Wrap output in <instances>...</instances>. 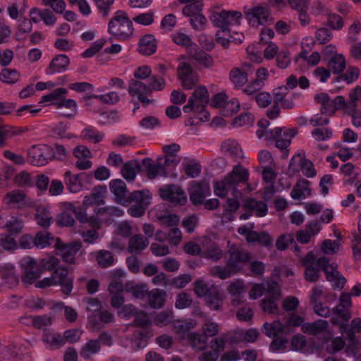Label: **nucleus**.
<instances>
[{"mask_svg":"<svg viewBox=\"0 0 361 361\" xmlns=\"http://www.w3.org/2000/svg\"><path fill=\"white\" fill-rule=\"evenodd\" d=\"M251 65L243 63L241 67H233L228 73L230 82L235 88L243 87L248 81V71Z\"/></svg>","mask_w":361,"mask_h":361,"instance_id":"nucleus-17","label":"nucleus"},{"mask_svg":"<svg viewBox=\"0 0 361 361\" xmlns=\"http://www.w3.org/2000/svg\"><path fill=\"white\" fill-rule=\"evenodd\" d=\"M54 240V236L50 233L38 232L35 237V246L43 249L51 245Z\"/></svg>","mask_w":361,"mask_h":361,"instance_id":"nucleus-52","label":"nucleus"},{"mask_svg":"<svg viewBox=\"0 0 361 361\" xmlns=\"http://www.w3.org/2000/svg\"><path fill=\"white\" fill-rule=\"evenodd\" d=\"M259 336L257 330L250 329L247 331L240 330L235 333V338L247 342H255Z\"/></svg>","mask_w":361,"mask_h":361,"instance_id":"nucleus-60","label":"nucleus"},{"mask_svg":"<svg viewBox=\"0 0 361 361\" xmlns=\"http://www.w3.org/2000/svg\"><path fill=\"white\" fill-rule=\"evenodd\" d=\"M226 255H228L226 262L228 263L237 273L242 269L243 264L250 262L251 259V255L249 252L235 245H233L229 247Z\"/></svg>","mask_w":361,"mask_h":361,"instance_id":"nucleus-11","label":"nucleus"},{"mask_svg":"<svg viewBox=\"0 0 361 361\" xmlns=\"http://www.w3.org/2000/svg\"><path fill=\"white\" fill-rule=\"evenodd\" d=\"M161 197L173 203L183 204L186 196L183 189L177 185H167L159 189Z\"/></svg>","mask_w":361,"mask_h":361,"instance_id":"nucleus-15","label":"nucleus"},{"mask_svg":"<svg viewBox=\"0 0 361 361\" xmlns=\"http://www.w3.org/2000/svg\"><path fill=\"white\" fill-rule=\"evenodd\" d=\"M243 208L246 211L255 213L257 216H264L267 214V205L263 201H258L254 198H247L243 201Z\"/></svg>","mask_w":361,"mask_h":361,"instance_id":"nucleus-24","label":"nucleus"},{"mask_svg":"<svg viewBox=\"0 0 361 361\" xmlns=\"http://www.w3.org/2000/svg\"><path fill=\"white\" fill-rule=\"evenodd\" d=\"M54 159L52 147L49 145H33L28 150L27 161L32 165L41 166Z\"/></svg>","mask_w":361,"mask_h":361,"instance_id":"nucleus-7","label":"nucleus"},{"mask_svg":"<svg viewBox=\"0 0 361 361\" xmlns=\"http://www.w3.org/2000/svg\"><path fill=\"white\" fill-rule=\"evenodd\" d=\"M221 147L224 153L235 158L242 157V150L238 143L232 139H227L223 142Z\"/></svg>","mask_w":361,"mask_h":361,"instance_id":"nucleus-45","label":"nucleus"},{"mask_svg":"<svg viewBox=\"0 0 361 361\" xmlns=\"http://www.w3.org/2000/svg\"><path fill=\"white\" fill-rule=\"evenodd\" d=\"M84 176H85V173L73 174L68 171L64 173V182L70 192H77L82 189L81 179Z\"/></svg>","mask_w":361,"mask_h":361,"instance_id":"nucleus-30","label":"nucleus"},{"mask_svg":"<svg viewBox=\"0 0 361 361\" xmlns=\"http://www.w3.org/2000/svg\"><path fill=\"white\" fill-rule=\"evenodd\" d=\"M52 216L49 211L44 207H38L36 211L35 220L42 227H48L51 224Z\"/></svg>","mask_w":361,"mask_h":361,"instance_id":"nucleus-51","label":"nucleus"},{"mask_svg":"<svg viewBox=\"0 0 361 361\" xmlns=\"http://www.w3.org/2000/svg\"><path fill=\"white\" fill-rule=\"evenodd\" d=\"M297 160L299 162L302 173L305 176L312 178L316 175V170L312 162L302 157L300 153H298L290 159L289 166L293 167Z\"/></svg>","mask_w":361,"mask_h":361,"instance_id":"nucleus-28","label":"nucleus"},{"mask_svg":"<svg viewBox=\"0 0 361 361\" xmlns=\"http://www.w3.org/2000/svg\"><path fill=\"white\" fill-rule=\"evenodd\" d=\"M166 293L164 290L154 289L149 293V305L153 308H161L165 302Z\"/></svg>","mask_w":361,"mask_h":361,"instance_id":"nucleus-43","label":"nucleus"},{"mask_svg":"<svg viewBox=\"0 0 361 361\" xmlns=\"http://www.w3.org/2000/svg\"><path fill=\"white\" fill-rule=\"evenodd\" d=\"M248 243H257L265 247H271L273 245V238L267 232L250 233L248 235Z\"/></svg>","mask_w":361,"mask_h":361,"instance_id":"nucleus-40","label":"nucleus"},{"mask_svg":"<svg viewBox=\"0 0 361 361\" xmlns=\"http://www.w3.org/2000/svg\"><path fill=\"white\" fill-rule=\"evenodd\" d=\"M31 14L38 15L47 25H52L56 20L54 13L49 9L40 11L37 8H33L31 9Z\"/></svg>","mask_w":361,"mask_h":361,"instance_id":"nucleus-56","label":"nucleus"},{"mask_svg":"<svg viewBox=\"0 0 361 361\" xmlns=\"http://www.w3.org/2000/svg\"><path fill=\"white\" fill-rule=\"evenodd\" d=\"M316 265L324 272L326 280L333 283L334 288L342 289L346 282L345 277L338 271L336 262L329 263L328 257H322L316 261Z\"/></svg>","mask_w":361,"mask_h":361,"instance_id":"nucleus-5","label":"nucleus"},{"mask_svg":"<svg viewBox=\"0 0 361 361\" xmlns=\"http://www.w3.org/2000/svg\"><path fill=\"white\" fill-rule=\"evenodd\" d=\"M100 349L99 341L90 340L82 346L80 355L82 358L87 360L92 355L97 353Z\"/></svg>","mask_w":361,"mask_h":361,"instance_id":"nucleus-50","label":"nucleus"},{"mask_svg":"<svg viewBox=\"0 0 361 361\" xmlns=\"http://www.w3.org/2000/svg\"><path fill=\"white\" fill-rule=\"evenodd\" d=\"M351 247L353 250V257L355 260L361 259V236L360 235L353 234L351 240Z\"/></svg>","mask_w":361,"mask_h":361,"instance_id":"nucleus-64","label":"nucleus"},{"mask_svg":"<svg viewBox=\"0 0 361 361\" xmlns=\"http://www.w3.org/2000/svg\"><path fill=\"white\" fill-rule=\"evenodd\" d=\"M54 285H59L65 295H69L73 288V279L68 276L67 268H59L53 271L50 277L44 278L35 283L39 288H44Z\"/></svg>","mask_w":361,"mask_h":361,"instance_id":"nucleus-3","label":"nucleus"},{"mask_svg":"<svg viewBox=\"0 0 361 361\" xmlns=\"http://www.w3.org/2000/svg\"><path fill=\"white\" fill-rule=\"evenodd\" d=\"M55 247L57 255L61 256L65 262L71 264L75 263V255L80 250L82 245L80 241L65 244L57 238Z\"/></svg>","mask_w":361,"mask_h":361,"instance_id":"nucleus-13","label":"nucleus"},{"mask_svg":"<svg viewBox=\"0 0 361 361\" xmlns=\"http://www.w3.org/2000/svg\"><path fill=\"white\" fill-rule=\"evenodd\" d=\"M226 340L221 337L216 338L211 341L210 348L212 350L204 352L199 359L200 361H216L219 357V353L225 348Z\"/></svg>","mask_w":361,"mask_h":361,"instance_id":"nucleus-18","label":"nucleus"},{"mask_svg":"<svg viewBox=\"0 0 361 361\" xmlns=\"http://www.w3.org/2000/svg\"><path fill=\"white\" fill-rule=\"evenodd\" d=\"M217 288V286L213 284L199 280L195 282L194 291L198 297H204L206 298L211 293H214Z\"/></svg>","mask_w":361,"mask_h":361,"instance_id":"nucleus-44","label":"nucleus"},{"mask_svg":"<svg viewBox=\"0 0 361 361\" xmlns=\"http://www.w3.org/2000/svg\"><path fill=\"white\" fill-rule=\"evenodd\" d=\"M248 178V170L240 165H235L222 180L214 182V193L220 197H224L228 191H231L233 197H240L241 192L237 189V186L240 183H246Z\"/></svg>","mask_w":361,"mask_h":361,"instance_id":"nucleus-1","label":"nucleus"},{"mask_svg":"<svg viewBox=\"0 0 361 361\" xmlns=\"http://www.w3.org/2000/svg\"><path fill=\"white\" fill-rule=\"evenodd\" d=\"M3 217L0 216V220ZM23 221L19 216H12L11 219L6 221L5 224H0V228H6L8 233L6 235L13 238L23 232Z\"/></svg>","mask_w":361,"mask_h":361,"instance_id":"nucleus-25","label":"nucleus"},{"mask_svg":"<svg viewBox=\"0 0 361 361\" xmlns=\"http://www.w3.org/2000/svg\"><path fill=\"white\" fill-rule=\"evenodd\" d=\"M162 159H158L157 163H154L150 158H145L142 161V166L145 169L149 178H155L157 176H167V171L161 165Z\"/></svg>","mask_w":361,"mask_h":361,"instance_id":"nucleus-22","label":"nucleus"},{"mask_svg":"<svg viewBox=\"0 0 361 361\" xmlns=\"http://www.w3.org/2000/svg\"><path fill=\"white\" fill-rule=\"evenodd\" d=\"M317 260L313 252H309L304 257L300 258L302 265L305 267V279L308 282H316L321 276L322 269L316 265Z\"/></svg>","mask_w":361,"mask_h":361,"instance_id":"nucleus-14","label":"nucleus"},{"mask_svg":"<svg viewBox=\"0 0 361 361\" xmlns=\"http://www.w3.org/2000/svg\"><path fill=\"white\" fill-rule=\"evenodd\" d=\"M359 76V69L355 67H350L345 73L338 75L336 78V82L345 81L350 84L356 80Z\"/></svg>","mask_w":361,"mask_h":361,"instance_id":"nucleus-61","label":"nucleus"},{"mask_svg":"<svg viewBox=\"0 0 361 361\" xmlns=\"http://www.w3.org/2000/svg\"><path fill=\"white\" fill-rule=\"evenodd\" d=\"M25 194L19 190L7 192L4 198V202L13 207H20L25 202Z\"/></svg>","mask_w":361,"mask_h":361,"instance_id":"nucleus-39","label":"nucleus"},{"mask_svg":"<svg viewBox=\"0 0 361 361\" xmlns=\"http://www.w3.org/2000/svg\"><path fill=\"white\" fill-rule=\"evenodd\" d=\"M147 82L145 83L143 81L130 80L128 85L129 94L131 96L136 95L143 106L154 102V99H149L147 96L150 95L153 91L161 90L166 84L163 78L157 75H152Z\"/></svg>","mask_w":361,"mask_h":361,"instance_id":"nucleus-2","label":"nucleus"},{"mask_svg":"<svg viewBox=\"0 0 361 361\" xmlns=\"http://www.w3.org/2000/svg\"><path fill=\"white\" fill-rule=\"evenodd\" d=\"M246 19L252 27L259 25L271 23L274 20L267 5H258L252 7L245 13Z\"/></svg>","mask_w":361,"mask_h":361,"instance_id":"nucleus-8","label":"nucleus"},{"mask_svg":"<svg viewBox=\"0 0 361 361\" xmlns=\"http://www.w3.org/2000/svg\"><path fill=\"white\" fill-rule=\"evenodd\" d=\"M267 293V296L262 300L260 306L267 313H276L279 308L276 302L281 297L278 283L276 282L268 283Z\"/></svg>","mask_w":361,"mask_h":361,"instance_id":"nucleus-12","label":"nucleus"},{"mask_svg":"<svg viewBox=\"0 0 361 361\" xmlns=\"http://www.w3.org/2000/svg\"><path fill=\"white\" fill-rule=\"evenodd\" d=\"M68 210L72 212L75 215V217L81 223H89L94 228L99 227V221L94 216L87 217L85 208L75 207L72 204H68L67 207Z\"/></svg>","mask_w":361,"mask_h":361,"instance_id":"nucleus-33","label":"nucleus"},{"mask_svg":"<svg viewBox=\"0 0 361 361\" xmlns=\"http://www.w3.org/2000/svg\"><path fill=\"white\" fill-rule=\"evenodd\" d=\"M157 50V42L152 35H146L140 40L138 51L142 55L149 56Z\"/></svg>","mask_w":361,"mask_h":361,"instance_id":"nucleus-34","label":"nucleus"},{"mask_svg":"<svg viewBox=\"0 0 361 361\" xmlns=\"http://www.w3.org/2000/svg\"><path fill=\"white\" fill-rule=\"evenodd\" d=\"M186 49L190 57L195 60L200 65L204 66L205 68H209L213 66L212 57L200 49L196 44L192 42Z\"/></svg>","mask_w":361,"mask_h":361,"instance_id":"nucleus-19","label":"nucleus"},{"mask_svg":"<svg viewBox=\"0 0 361 361\" xmlns=\"http://www.w3.org/2000/svg\"><path fill=\"white\" fill-rule=\"evenodd\" d=\"M329 326V323L326 320L318 319L312 323H305L302 326V331L305 334L316 336L324 332Z\"/></svg>","mask_w":361,"mask_h":361,"instance_id":"nucleus-35","label":"nucleus"},{"mask_svg":"<svg viewBox=\"0 0 361 361\" xmlns=\"http://www.w3.org/2000/svg\"><path fill=\"white\" fill-rule=\"evenodd\" d=\"M310 195V182L305 179L299 180L290 192L291 197L298 200L305 199Z\"/></svg>","mask_w":361,"mask_h":361,"instance_id":"nucleus-29","label":"nucleus"},{"mask_svg":"<svg viewBox=\"0 0 361 361\" xmlns=\"http://www.w3.org/2000/svg\"><path fill=\"white\" fill-rule=\"evenodd\" d=\"M70 63L69 58L65 54L56 56L49 63L46 69V74L53 75L56 73H61L67 70Z\"/></svg>","mask_w":361,"mask_h":361,"instance_id":"nucleus-23","label":"nucleus"},{"mask_svg":"<svg viewBox=\"0 0 361 361\" xmlns=\"http://www.w3.org/2000/svg\"><path fill=\"white\" fill-rule=\"evenodd\" d=\"M213 25L221 29L223 32L228 30L230 25H239L242 14L238 11H222L213 13L209 17Z\"/></svg>","mask_w":361,"mask_h":361,"instance_id":"nucleus-9","label":"nucleus"},{"mask_svg":"<svg viewBox=\"0 0 361 361\" xmlns=\"http://www.w3.org/2000/svg\"><path fill=\"white\" fill-rule=\"evenodd\" d=\"M349 99L348 109L352 110L357 108V102L361 101V86H357L349 93Z\"/></svg>","mask_w":361,"mask_h":361,"instance_id":"nucleus-63","label":"nucleus"},{"mask_svg":"<svg viewBox=\"0 0 361 361\" xmlns=\"http://www.w3.org/2000/svg\"><path fill=\"white\" fill-rule=\"evenodd\" d=\"M42 340L51 350L59 348L65 345V338L58 333L45 331Z\"/></svg>","mask_w":361,"mask_h":361,"instance_id":"nucleus-38","label":"nucleus"},{"mask_svg":"<svg viewBox=\"0 0 361 361\" xmlns=\"http://www.w3.org/2000/svg\"><path fill=\"white\" fill-rule=\"evenodd\" d=\"M287 328L279 321L272 323L265 322L262 326V332L269 338H275L278 336L287 333Z\"/></svg>","mask_w":361,"mask_h":361,"instance_id":"nucleus-32","label":"nucleus"},{"mask_svg":"<svg viewBox=\"0 0 361 361\" xmlns=\"http://www.w3.org/2000/svg\"><path fill=\"white\" fill-rule=\"evenodd\" d=\"M209 191V186L197 181H192L189 190L190 200L195 205L203 204Z\"/></svg>","mask_w":361,"mask_h":361,"instance_id":"nucleus-21","label":"nucleus"},{"mask_svg":"<svg viewBox=\"0 0 361 361\" xmlns=\"http://www.w3.org/2000/svg\"><path fill=\"white\" fill-rule=\"evenodd\" d=\"M140 170V163L137 160H131L124 164L121 169V173L125 179L133 180Z\"/></svg>","mask_w":361,"mask_h":361,"instance_id":"nucleus-42","label":"nucleus"},{"mask_svg":"<svg viewBox=\"0 0 361 361\" xmlns=\"http://www.w3.org/2000/svg\"><path fill=\"white\" fill-rule=\"evenodd\" d=\"M329 68L334 73L342 72L345 68V61L342 54L334 55L328 63Z\"/></svg>","mask_w":361,"mask_h":361,"instance_id":"nucleus-53","label":"nucleus"},{"mask_svg":"<svg viewBox=\"0 0 361 361\" xmlns=\"http://www.w3.org/2000/svg\"><path fill=\"white\" fill-rule=\"evenodd\" d=\"M339 250V243L335 240H325L321 245V250L326 255H334Z\"/></svg>","mask_w":361,"mask_h":361,"instance_id":"nucleus-62","label":"nucleus"},{"mask_svg":"<svg viewBox=\"0 0 361 361\" xmlns=\"http://www.w3.org/2000/svg\"><path fill=\"white\" fill-rule=\"evenodd\" d=\"M332 313L331 323L335 325H339L341 327H343L345 325V323L348 322L352 317L350 308L339 305L332 310Z\"/></svg>","mask_w":361,"mask_h":361,"instance_id":"nucleus-26","label":"nucleus"},{"mask_svg":"<svg viewBox=\"0 0 361 361\" xmlns=\"http://www.w3.org/2000/svg\"><path fill=\"white\" fill-rule=\"evenodd\" d=\"M104 135L94 129L91 126H88L83 129L81 132L80 137L86 141L97 144L101 142Z\"/></svg>","mask_w":361,"mask_h":361,"instance_id":"nucleus-47","label":"nucleus"},{"mask_svg":"<svg viewBox=\"0 0 361 361\" xmlns=\"http://www.w3.org/2000/svg\"><path fill=\"white\" fill-rule=\"evenodd\" d=\"M68 90L66 88L60 87L56 88L51 92L47 95H44L39 102V103H44L46 102H51L54 105L58 108V105L60 104L64 96L67 94Z\"/></svg>","mask_w":361,"mask_h":361,"instance_id":"nucleus-41","label":"nucleus"},{"mask_svg":"<svg viewBox=\"0 0 361 361\" xmlns=\"http://www.w3.org/2000/svg\"><path fill=\"white\" fill-rule=\"evenodd\" d=\"M209 308L212 310H219L222 306L223 297L217 288L214 293H211L205 298Z\"/></svg>","mask_w":361,"mask_h":361,"instance_id":"nucleus-54","label":"nucleus"},{"mask_svg":"<svg viewBox=\"0 0 361 361\" xmlns=\"http://www.w3.org/2000/svg\"><path fill=\"white\" fill-rule=\"evenodd\" d=\"M149 245V240L143 235L138 234L132 236L128 241V251L132 254H140Z\"/></svg>","mask_w":361,"mask_h":361,"instance_id":"nucleus-31","label":"nucleus"},{"mask_svg":"<svg viewBox=\"0 0 361 361\" xmlns=\"http://www.w3.org/2000/svg\"><path fill=\"white\" fill-rule=\"evenodd\" d=\"M20 266L23 271L21 280L25 286L34 283L40 277L43 271L42 266L30 257H25L22 259Z\"/></svg>","mask_w":361,"mask_h":361,"instance_id":"nucleus-6","label":"nucleus"},{"mask_svg":"<svg viewBox=\"0 0 361 361\" xmlns=\"http://www.w3.org/2000/svg\"><path fill=\"white\" fill-rule=\"evenodd\" d=\"M270 137L276 142V147L280 149H286L290 144L291 139L296 135L294 129L275 128L269 131Z\"/></svg>","mask_w":361,"mask_h":361,"instance_id":"nucleus-16","label":"nucleus"},{"mask_svg":"<svg viewBox=\"0 0 361 361\" xmlns=\"http://www.w3.org/2000/svg\"><path fill=\"white\" fill-rule=\"evenodd\" d=\"M123 276H124V274L121 270H116L114 272V278L112 279V280L109 284V292L111 294L117 293H123V285L122 281H121V280L119 279H118V277H121Z\"/></svg>","mask_w":361,"mask_h":361,"instance_id":"nucleus-55","label":"nucleus"},{"mask_svg":"<svg viewBox=\"0 0 361 361\" xmlns=\"http://www.w3.org/2000/svg\"><path fill=\"white\" fill-rule=\"evenodd\" d=\"M209 99L207 88L204 86H200L195 90L189 98L188 103L183 106V109L185 113H189L192 110L203 111L205 105L209 103Z\"/></svg>","mask_w":361,"mask_h":361,"instance_id":"nucleus-10","label":"nucleus"},{"mask_svg":"<svg viewBox=\"0 0 361 361\" xmlns=\"http://www.w3.org/2000/svg\"><path fill=\"white\" fill-rule=\"evenodd\" d=\"M203 7L202 1H196L187 4L183 8L182 13L185 16L192 17L200 13Z\"/></svg>","mask_w":361,"mask_h":361,"instance_id":"nucleus-58","label":"nucleus"},{"mask_svg":"<svg viewBox=\"0 0 361 361\" xmlns=\"http://www.w3.org/2000/svg\"><path fill=\"white\" fill-rule=\"evenodd\" d=\"M104 188H94L90 195L85 196L83 201V207L85 208L92 205H99L104 203Z\"/></svg>","mask_w":361,"mask_h":361,"instance_id":"nucleus-37","label":"nucleus"},{"mask_svg":"<svg viewBox=\"0 0 361 361\" xmlns=\"http://www.w3.org/2000/svg\"><path fill=\"white\" fill-rule=\"evenodd\" d=\"M151 195L148 190H135L127 196L126 204L135 202L136 204L149 205Z\"/></svg>","mask_w":361,"mask_h":361,"instance_id":"nucleus-36","label":"nucleus"},{"mask_svg":"<svg viewBox=\"0 0 361 361\" xmlns=\"http://www.w3.org/2000/svg\"><path fill=\"white\" fill-rule=\"evenodd\" d=\"M109 186L111 192L115 195L116 201L119 204H126L128 195L125 182L121 179L113 180Z\"/></svg>","mask_w":361,"mask_h":361,"instance_id":"nucleus-27","label":"nucleus"},{"mask_svg":"<svg viewBox=\"0 0 361 361\" xmlns=\"http://www.w3.org/2000/svg\"><path fill=\"white\" fill-rule=\"evenodd\" d=\"M109 32L118 39H126L133 34V23L126 13L118 11L109 23Z\"/></svg>","mask_w":361,"mask_h":361,"instance_id":"nucleus-4","label":"nucleus"},{"mask_svg":"<svg viewBox=\"0 0 361 361\" xmlns=\"http://www.w3.org/2000/svg\"><path fill=\"white\" fill-rule=\"evenodd\" d=\"M31 322L37 329H44L52 323V317L49 315L32 316L30 317Z\"/></svg>","mask_w":361,"mask_h":361,"instance_id":"nucleus-59","label":"nucleus"},{"mask_svg":"<svg viewBox=\"0 0 361 361\" xmlns=\"http://www.w3.org/2000/svg\"><path fill=\"white\" fill-rule=\"evenodd\" d=\"M18 78L19 73L15 69L4 68L0 73V80L5 83L13 84Z\"/></svg>","mask_w":361,"mask_h":361,"instance_id":"nucleus-57","label":"nucleus"},{"mask_svg":"<svg viewBox=\"0 0 361 361\" xmlns=\"http://www.w3.org/2000/svg\"><path fill=\"white\" fill-rule=\"evenodd\" d=\"M188 340L192 348L196 350H204L207 343L206 335L198 333H190L188 336Z\"/></svg>","mask_w":361,"mask_h":361,"instance_id":"nucleus-49","label":"nucleus"},{"mask_svg":"<svg viewBox=\"0 0 361 361\" xmlns=\"http://www.w3.org/2000/svg\"><path fill=\"white\" fill-rule=\"evenodd\" d=\"M186 49L190 57L195 60L200 65L204 66L205 68H209L213 66L212 57L200 49L196 44L192 42Z\"/></svg>","mask_w":361,"mask_h":361,"instance_id":"nucleus-20","label":"nucleus"},{"mask_svg":"<svg viewBox=\"0 0 361 361\" xmlns=\"http://www.w3.org/2000/svg\"><path fill=\"white\" fill-rule=\"evenodd\" d=\"M96 261L101 268H107L114 264L115 259L110 251L101 250L96 253Z\"/></svg>","mask_w":361,"mask_h":361,"instance_id":"nucleus-48","label":"nucleus"},{"mask_svg":"<svg viewBox=\"0 0 361 361\" xmlns=\"http://www.w3.org/2000/svg\"><path fill=\"white\" fill-rule=\"evenodd\" d=\"M210 273L213 276L221 279H226L231 277L237 271L226 262V266H214L210 269Z\"/></svg>","mask_w":361,"mask_h":361,"instance_id":"nucleus-46","label":"nucleus"}]
</instances>
